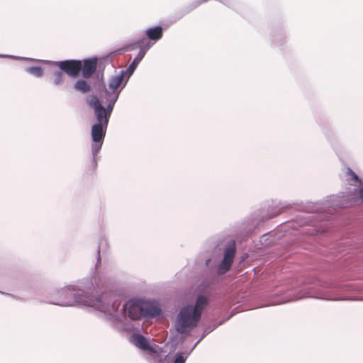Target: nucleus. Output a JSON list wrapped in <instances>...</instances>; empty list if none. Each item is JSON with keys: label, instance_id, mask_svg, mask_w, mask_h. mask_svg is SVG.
Masks as SVG:
<instances>
[{"label": "nucleus", "instance_id": "nucleus-20", "mask_svg": "<svg viewBox=\"0 0 363 363\" xmlns=\"http://www.w3.org/2000/svg\"><path fill=\"white\" fill-rule=\"evenodd\" d=\"M208 0H201L202 2H206Z\"/></svg>", "mask_w": 363, "mask_h": 363}, {"label": "nucleus", "instance_id": "nucleus-15", "mask_svg": "<svg viewBox=\"0 0 363 363\" xmlns=\"http://www.w3.org/2000/svg\"><path fill=\"white\" fill-rule=\"evenodd\" d=\"M64 82V74L62 71H56L53 73V82L56 85H60Z\"/></svg>", "mask_w": 363, "mask_h": 363}, {"label": "nucleus", "instance_id": "nucleus-18", "mask_svg": "<svg viewBox=\"0 0 363 363\" xmlns=\"http://www.w3.org/2000/svg\"><path fill=\"white\" fill-rule=\"evenodd\" d=\"M33 73H34L35 75L40 77L43 74V70L40 67H33L31 69Z\"/></svg>", "mask_w": 363, "mask_h": 363}, {"label": "nucleus", "instance_id": "nucleus-8", "mask_svg": "<svg viewBox=\"0 0 363 363\" xmlns=\"http://www.w3.org/2000/svg\"><path fill=\"white\" fill-rule=\"evenodd\" d=\"M97 67V60L96 58L87 59L82 63V77L89 78L96 72Z\"/></svg>", "mask_w": 363, "mask_h": 363}, {"label": "nucleus", "instance_id": "nucleus-1", "mask_svg": "<svg viewBox=\"0 0 363 363\" xmlns=\"http://www.w3.org/2000/svg\"><path fill=\"white\" fill-rule=\"evenodd\" d=\"M123 309L133 320H138L142 317H155L161 312L159 308L140 300L129 301L124 306Z\"/></svg>", "mask_w": 363, "mask_h": 363}, {"label": "nucleus", "instance_id": "nucleus-21", "mask_svg": "<svg viewBox=\"0 0 363 363\" xmlns=\"http://www.w3.org/2000/svg\"><path fill=\"white\" fill-rule=\"evenodd\" d=\"M0 57H6L5 55H0Z\"/></svg>", "mask_w": 363, "mask_h": 363}, {"label": "nucleus", "instance_id": "nucleus-11", "mask_svg": "<svg viewBox=\"0 0 363 363\" xmlns=\"http://www.w3.org/2000/svg\"><path fill=\"white\" fill-rule=\"evenodd\" d=\"M207 303V298L204 296H199L197 298L194 307H192V311L201 318L202 311Z\"/></svg>", "mask_w": 363, "mask_h": 363}, {"label": "nucleus", "instance_id": "nucleus-4", "mask_svg": "<svg viewBox=\"0 0 363 363\" xmlns=\"http://www.w3.org/2000/svg\"><path fill=\"white\" fill-rule=\"evenodd\" d=\"M86 102L90 107L94 108V114L98 121L96 124H101L105 126V128H106L112 107H108L110 110H106L101 104L99 99L96 96H90Z\"/></svg>", "mask_w": 363, "mask_h": 363}, {"label": "nucleus", "instance_id": "nucleus-3", "mask_svg": "<svg viewBox=\"0 0 363 363\" xmlns=\"http://www.w3.org/2000/svg\"><path fill=\"white\" fill-rule=\"evenodd\" d=\"M200 318L194 313L191 306L184 307L178 315L177 330L184 334L195 328Z\"/></svg>", "mask_w": 363, "mask_h": 363}, {"label": "nucleus", "instance_id": "nucleus-7", "mask_svg": "<svg viewBox=\"0 0 363 363\" xmlns=\"http://www.w3.org/2000/svg\"><path fill=\"white\" fill-rule=\"evenodd\" d=\"M235 251L236 250L234 242L225 249L223 259L218 269V272L220 274H225L230 270L233 262Z\"/></svg>", "mask_w": 363, "mask_h": 363}, {"label": "nucleus", "instance_id": "nucleus-9", "mask_svg": "<svg viewBox=\"0 0 363 363\" xmlns=\"http://www.w3.org/2000/svg\"><path fill=\"white\" fill-rule=\"evenodd\" d=\"M131 341L135 346L143 350L152 351V349L149 346L146 338L140 334L133 335L131 336Z\"/></svg>", "mask_w": 363, "mask_h": 363}, {"label": "nucleus", "instance_id": "nucleus-19", "mask_svg": "<svg viewBox=\"0 0 363 363\" xmlns=\"http://www.w3.org/2000/svg\"><path fill=\"white\" fill-rule=\"evenodd\" d=\"M359 195L361 201L363 202V187L359 189Z\"/></svg>", "mask_w": 363, "mask_h": 363}, {"label": "nucleus", "instance_id": "nucleus-6", "mask_svg": "<svg viewBox=\"0 0 363 363\" xmlns=\"http://www.w3.org/2000/svg\"><path fill=\"white\" fill-rule=\"evenodd\" d=\"M55 64L62 71L73 77H76L82 69V62L80 60H64L56 62Z\"/></svg>", "mask_w": 363, "mask_h": 363}, {"label": "nucleus", "instance_id": "nucleus-12", "mask_svg": "<svg viewBox=\"0 0 363 363\" xmlns=\"http://www.w3.org/2000/svg\"><path fill=\"white\" fill-rule=\"evenodd\" d=\"M145 52V49L141 48L138 55L133 59V62L130 63V65L127 69V72H128L129 75H131L133 73L139 62L144 57Z\"/></svg>", "mask_w": 363, "mask_h": 363}, {"label": "nucleus", "instance_id": "nucleus-16", "mask_svg": "<svg viewBox=\"0 0 363 363\" xmlns=\"http://www.w3.org/2000/svg\"><path fill=\"white\" fill-rule=\"evenodd\" d=\"M347 175L350 177V180L354 181L356 183H360L361 181L358 176L353 172L350 168L347 169Z\"/></svg>", "mask_w": 363, "mask_h": 363}, {"label": "nucleus", "instance_id": "nucleus-13", "mask_svg": "<svg viewBox=\"0 0 363 363\" xmlns=\"http://www.w3.org/2000/svg\"><path fill=\"white\" fill-rule=\"evenodd\" d=\"M74 89L82 94H86L91 91V86L86 81L79 79L74 84Z\"/></svg>", "mask_w": 363, "mask_h": 363}, {"label": "nucleus", "instance_id": "nucleus-14", "mask_svg": "<svg viewBox=\"0 0 363 363\" xmlns=\"http://www.w3.org/2000/svg\"><path fill=\"white\" fill-rule=\"evenodd\" d=\"M123 79V74L116 76L110 82L109 87L113 90L116 89L121 84Z\"/></svg>", "mask_w": 363, "mask_h": 363}, {"label": "nucleus", "instance_id": "nucleus-5", "mask_svg": "<svg viewBox=\"0 0 363 363\" xmlns=\"http://www.w3.org/2000/svg\"><path fill=\"white\" fill-rule=\"evenodd\" d=\"M105 126L101 124H94L91 128V138L94 143L91 145L92 153L96 157L101 148L106 134Z\"/></svg>", "mask_w": 363, "mask_h": 363}, {"label": "nucleus", "instance_id": "nucleus-2", "mask_svg": "<svg viewBox=\"0 0 363 363\" xmlns=\"http://www.w3.org/2000/svg\"><path fill=\"white\" fill-rule=\"evenodd\" d=\"M80 303L86 306H96L91 300H88L84 295V291L74 288H65L60 294V300L57 304L62 306H70Z\"/></svg>", "mask_w": 363, "mask_h": 363}, {"label": "nucleus", "instance_id": "nucleus-17", "mask_svg": "<svg viewBox=\"0 0 363 363\" xmlns=\"http://www.w3.org/2000/svg\"><path fill=\"white\" fill-rule=\"evenodd\" d=\"M186 360V357L184 356V354L180 353L176 357L174 363H185Z\"/></svg>", "mask_w": 363, "mask_h": 363}, {"label": "nucleus", "instance_id": "nucleus-10", "mask_svg": "<svg viewBox=\"0 0 363 363\" xmlns=\"http://www.w3.org/2000/svg\"><path fill=\"white\" fill-rule=\"evenodd\" d=\"M145 34L149 40L156 42L162 38L163 29L160 26L150 28L146 30Z\"/></svg>", "mask_w": 363, "mask_h": 363}]
</instances>
